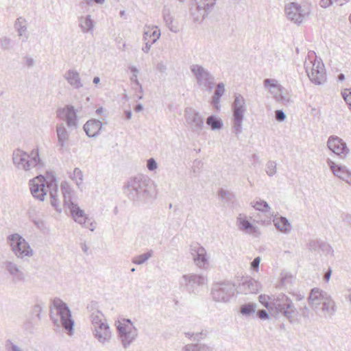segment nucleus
Here are the masks:
<instances>
[{"label": "nucleus", "mask_w": 351, "mask_h": 351, "mask_svg": "<svg viewBox=\"0 0 351 351\" xmlns=\"http://www.w3.org/2000/svg\"><path fill=\"white\" fill-rule=\"evenodd\" d=\"M187 124L193 132L199 134L204 127V119L200 114L192 108H186L184 111Z\"/></svg>", "instance_id": "12"}, {"label": "nucleus", "mask_w": 351, "mask_h": 351, "mask_svg": "<svg viewBox=\"0 0 351 351\" xmlns=\"http://www.w3.org/2000/svg\"><path fill=\"white\" fill-rule=\"evenodd\" d=\"M52 304L56 311L55 315L52 309H50L49 316L53 324L59 328L62 326L66 333L71 336L73 334L75 322L71 317V312L69 306L60 298H55Z\"/></svg>", "instance_id": "3"}, {"label": "nucleus", "mask_w": 351, "mask_h": 351, "mask_svg": "<svg viewBox=\"0 0 351 351\" xmlns=\"http://www.w3.org/2000/svg\"><path fill=\"white\" fill-rule=\"evenodd\" d=\"M74 221L81 224L84 228H88L91 231H94L95 226L91 219L84 213L77 204H72L68 208Z\"/></svg>", "instance_id": "11"}, {"label": "nucleus", "mask_w": 351, "mask_h": 351, "mask_svg": "<svg viewBox=\"0 0 351 351\" xmlns=\"http://www.w3.org/2000/svg\"><path fill=\"white\" fill-rule=\"evenodd\" d=\"M341 95L346 104L349 106V108L351 110V89H345Z\"/></svg>", "instance_id": "51"}, {"label": "nucleus", "mask_w": 351, "mask_h": 351, "mask_svg": "<svg viewBox=\"0 0 351 351\" xmlns=\"http://www.w3.org/2000/svg\"><path fill=\"white\" fill-rule=\"evenodd\" d=\"M192 250L196 253V256L193 259L195 264L199 267H203L207 264L206 252L202 246L197 245L192 248Z\"/></svg>", "instance_id": "30"}, {"label": "nucleus", "mask_w": 351, "mask_h": 351, "mask_svg": "<svg viewBox=\"0 0 351 351\" xmlns=\"http://www.w3.org/2000/svg\"><path fill=\"white\" fill-rule=\"evenodd\" d=\"M266 173L269 176H273L276 173V163L274 161L269 160L266 165Z\"/></svg>", "instance_id": "47"}, {"label": "nucleus", "mask_w": 351, "mask_h": 351, "mask_svg": "<svg viewBox=\"0 0 351 351\" xmlns=\"http://www.w3.org/2000/svg\"><path fill=\"white\" fill-rule=\"evenodd\" d=\"M33 223L40 230L46 228L45 221L42 219H34Z\"/></svg>", "instance_id": "57"}, {"label": "nucleus", "mask_w": 351, "mask_h": 351, "mask_svg": "<svg viewBox=\"0 0 351 351\" xmlns=\"http://www.w3.org/2000/svg\"><path fill=\"white\" fill-rule=\"evenodd\" d=\"M56 116L60 119L65 120L68 127L77 126V112L73 106L66 105L64 108H58L56 111Z\"/></svg>", "instance_id": "16"}, {"label": "nucleus", "mask_w": 351, "mask_h": 351, "mask_svg": "<svg viewBox=\"0 0 351 351\" xmlns=\"http://www.w3.org/2000/svg\"><path fill=\"white\" fill-rule=\"evenodd\" d=\"M104 123L95 119H89L83 126L86 134L90 138H95L100 134Z\"/></svg>", "instance_id": "19"}, {"label": "nucleus", "mask_w": 351, "mask_h": 351, "mask_svg": "<svg viewBox=\"0 0 351 351\" xmlns=\"http://www.w3.org/2000/svg\"><path fill=\"white\" fill-rule=\"evenodd\" d=\"M234 97L231 107L233 116V132L239 135L242 132V123L246 111V105L245 100L241 94L235 93Z\"/></svg>", "instance_id": "4"}, {"label": "nucleus", "mask_w": 351, "mask_h": 351, "mask_svg": "<svg viewBox=\"0 0 351 351\" xmlns=\"http://www.w3.org/2000/svg\"><path fill=\"white\" fill-rule=\"evenodd\" d=\"M184 351H213V348L206 344H187L183 348Z\"/></svg>", "instance_id": "37"}, {"label": "nucleus", "mask_w": 351, "mask_h": 351, "mask_svg": "<svg viewBox=\"0 0 351 351\" xmlns=\"http://www.w3.org/2000/svg\"><path fill=\"white\" fill-rule=\"evenodd\" d=\"M210 9H206V8H197V5L194 3L193 6L191 8V15L194 22H199L203 21V19L208 15Z\"/></svg>", "instance_id": "31"}, {"label": "nucleus", "mask_w": 351, "mask_h": 351, "mask_svg": "<svg viewBox=\"0 0 351 351\" xmlns=\"http://www.w3.org/2000/svg\"><path fill=\"white\" fill-rule=\"evenodd\" d=\"M331 310L334 311V302L326 298L319 306V311L323 313H330Z\"/></svg>", "instance_id": "42"}, {"label": "nucleus", "mask_w": 351, "mask_h": 351, "mask_svg": "<svg viewBox=\"0 0 351 351\" xmlns=\"http://www.w3.org/2000/svg\"><path fill=\"white\" fill-rule=\"evenodd\" d=\"M147 167L149 171H154L157 169L158 165L155 159L151 158L147 160Z\"/></svg>", "instance_id": "55"}, {"label": "nucleus", "mask_w": 351, "mask_h": 351, "mask_svg": "<svg viewBox=\"0 0 351 351\" xmlns=\"http://www.w3.org/2000/svg\"><path fill=\"white\" fill-rule=\"evenodd\" d=\"M116 324L117 326H129L131 325V326H134L130 319H123L122 321H119Z\"/></svg>", "instance_id": "61"}, {"label": "nucleus", "mask_w": 351, "mask_h": 351, "mask_svg": "<svg viewBox=\"0 0 351 351\" xmlns=\"http://www.w3.org/2000/svg\"><path fill=\"white\" fill-rule=\"evenodd\" d=\"M323 253L326 255L330 254L332 256H334V250L332 247L326 242L321 241L319 248Z\"/></svg>", "instance_id": "46"}, {"label": "nucleus", "mask_w": 351, "mask_h": 351, "mask_svg": "<svg viewBox=\"0 0 351 351\" xmlns=\"http://www.w3.org/2000/svg\"><path fill=\"white\" fill-rule=\"evenodd\" d=\"M49 193L51 199V206L58 211L61 212L62 209L60 205V201L58 199V184L56 182V178L54 176H51V182L47 185Z\"/></svg>", "instance_id": "22"}, {"label": "nucleus", "mask_w": 351, "mask_h": 351, "mask_svg": "<svg viewBox=\"0 0 351 351\" xmlns=\"http://www.w3.org/2000/svg\"><path fill=\"white\" fill-rule=\"evenodd\" d=\"M293 280V276H284L281 278V284L283 286H286L288 284H291Z\"/></svg>", "instance_id": "63"}, {"label": "nucleus", "mask_w": 351, "mask_h": 351, "mask_svg": "<svg viewBox=\"0 0 351 351\" xmlns=\"http://www.w3.org/2000/svg\"><path fill=\"white\" fill-rule=\"evenodd\" d=\"M190 70L193 75L195 77L197 85L203 90L211 92L215 85V77L199 64H192Z\"/></svg>", "instance_id": "6"}, {"label": "nucleus", "mask_w": 351, "mask_h": 351, "mask_svg": "<svg viewBox=\"0 0 351 351\" xmlns=\"http://www.w3.org/2000/svg\"><path fill=\"white\" fill-rule=\"evenodd\" d=\"M12 41L8 37H2L0 39V46L3 50H9L12 47Z\"/></svg>", "instance_id": "48"}, {"label": "nucleus", "mask_w": 351, "mask_h": 351, "mask_svg": "<svg viewBox=\"0 0 351 351\" xmlns=\"http://www.w3.org/2000/svg\"><path fill=\"white\" fill-rule=\"evenodd\" d=\"M256 304L255 303H247L241 306L240 313L244 316H250L256 312Z\"/></svg>", "instance_id": "39"}, {"label": "nucleus", "mask_w": 351, "mask_h": 351, "mask_svg": "<svg viewBox=\"0 0 351 351\" xmlns=\"http://www.w3.org/2000/svg\"><path fill=\"white\" fill-rule=\"evenodd\" d=\"M93 331L95 338L103 345L109 342L111 339L112 334L110 326L107 322L99 325L95 329H93Z\"/></svg>", "instance_id": "20"}, {"label": "nucleus", "mask_w": 351, "mask_h": 351, "mask_svg": "<svg viewBox=\"0 0 351 351\" xmlns=\"http://www.w3.org/2000/svg\"><path fill=\"white\" fill-rule=\"evenodd\" d=\"M103 317V314L99 311L93 312L91 314L90 320L93 324V329H95L99 325H101L106 322V320Z\"/></svg>", "instance_id": "38"}, {"label": "nucleus", "mask_w": 351, "mask_h": 351, "mask_svg": "<svg viewBox=\"0 0 351 351\" xmlns=\"http://www.w3.org/2000/svg\"><path fill=\"white\" fill-rule=\"evenodd\" d=\"M285 11L289 20L300 25L310 14L311 9L307 5H301L291 2L285 6Z\"/></svg>", "instance_id": "9"}, {"label": "nucleus", "mask_w": 351, "mask_h": 351, "mask_svg": "<svg viewBox=\"0 0 351 351\" xmlns=\"http://www.w3.org/2000/svg\"><path fill=\"white\" fill-rule=\"evenodd\" d=\"M7 240L12 252L17 258H23L25 256L29 257L33 255V250L29 244L20 234L17 233L10 234L8 237Z\"/></svg>", "instance_id": "7"}, {"label": "nucleus", "mask_w": 351, "mask_h": 351, "mask_svg": "<svg viewBox=\"0 0 351 351\" xmlns=\"http://www.w3.org/2000/svg\"><path fill=\"white\" fill-rule=\"evenodd\" d=\"M264 85L267 87L270 86L275 88L278 86V85L274 82V80L271 79H265L264 80Z\"/></svg>", "instance_id": "64"}, {"label": "nucleus", "mask_w": 351, "mask_h": 351, "mask_svg": "<svg viewBox=\"0 0 351 351\" xmlns=\"http://www.w3.org/2000/svg\"><path fill=\"white\" fill-rule=\"evenodd\" d=\"M162 15L164 21L169 28V29L174 33H177L179 31L178 27L173 24L174 19L170 13V10L166 8H164L162 10Z\"/></svg>", "instance_id": "33"}, {"label": "nucleus", "mask_w": 351, "mask_h": 351, "mask_svg": "<svg viewBox=\"0 0 351 351\" xmlns=\"http://www.w3.org/2000/svg\"><path fill=\"white\" fill-rule=\"evenodd\" d=\"M56 133L58 146L60 147L59 152L63 153L66 147V144L69 139V134L62 123L56 125Z\"/></svg>", "instance_id": "23"}, {"label": "nucleus", "mask_w": 351, "mask_h": 351, "mask_svg": "<svg viewBox=\"0 0 351 351\" xmlns=\"http://www.w3.org/2000/svg\"><path fill=\"white\" fill-rule=\"evenodd\" d=\"M270 313L268 310L261 309L256 312V315L262 320H266L269 318Z\"/></svg>", "instance_id": "53"}, {"label": "nucleus", "mask_w": 351, "mask_h": 351, "mask_svg": "<svg viewBox=\"0 0 351 351\" xmlns=\"http://www.w3.org/2000/svg\"><path fill=\"white\" fill-rule=\"evenodd\" d=\"M5 351H23L17 343L12 340L8 339L4 342Z\"/></svg>", "instance_id": "41"}, {"label": "nucleus", "mask_w": 351, "mask_h": 351, "mask_svg": "<svg viewBox=\"0 0 351 351\" xmlns=\"http://www.w3.org/2000/svg\"><path fill=\"white\" fill-rule=\"evenodd\" d=\"M261 288V284L253 278L245 280L241 285L245 294L256 293Z\"/></svg>", "instance_id": "28"}, {"label": "nucleus", "mask_w": 351, "mask_h": 351, "mask_svg": "<svg viewBox=\"0 0 351 351\" xmlns=\"http://www.w3.org/2000/svg\"><path fill=\"white\" fill-rule=\"evenodd\" d=\"M324 296H326V293L318 288H314L311 291L308 297V303L316 313L319 312V306H317V303L315 302L319 300H324Z\"/></svg>", "instance_id": "25"}, {"label": "nucleus", "mask_w": 351, "mask_h": 351, "mask_svg": "<svg viewBox=\"0 0 351 351\" xmlns=\"http://www.w3.org/2000/svg\"><path fill=\"white\" fill-rule=\"evenodd\" d=\"M321 240H310L307 243V248L311 252H316L320 245Z\"/></svg>", "instance_id": "49"}, {"label": "nucleus", "mask_w": 351, "mask_h": 351, "mask_svg": "<svg viewBox=\"0 0 351 351\" xmlns=\"http://www.w3.org/2000/svg\"><path fill=\"white\" fill-rule=\"evenodd\" d=\"M306 71L311 82L315 84H322L326 80L324 65L322 62L315 61L311 71L308 72L307 66L306 67Z\"/></svg>", "instance_id": "15"}, {"label": "nucleus", "mask_w": 351, "mask_h": 351, "mask_svg": "<svg viewBox=\"0 0 351 351\" xmlns=\"http://www.w3.org/2000/svg\"><path fill=\"white\" fill-rule=\"evenodd\" d=\"M28 156H30L29 160L31 161L32 165H33L34 167H36L40 162L38 149H32L31 153L28 154Z\"/></svg>", "instance_id": "45"}, {"label": "nucleus", "mask_w": 351, "mask_h": 351, "mask_svg": "<svg viewBox=\"0 0 351 351\" xmlns=\"http://www.w3.org/2000/svg\"><path fill=\"white\" fill-rule=\"evenodd\" d=\"M64 78L75 88L79 89L83 86L80 74L77 71L72 69L67 71L64 75Z\"/></svg>", "instance_id": "29"}, {"label": "nucleus", "mask_w": 351, "mask_h": 351, "mask_svg": "<svg viewBox=\"0 0 351 351\" xmlns=\"http://www.w3.org/2000/svg\"><path fill=\"white\" fill-rule=\"evenodd\" d=\"M29 158L30 156H28L26 152L19 149L14 150L12 155V160L14 165L18 169L25 171H28L32 167H34L33 165H32Z\"/></svg>", "instance_id": "17"}, {"label": "nucleus", "mask_w": 351, "mask_h": 351, "mask_svg": "<svg viewBox=\"0 0 351 351\" xmlns=\"http://www.w3.org/2000/svg\"><path fill=\"white\" fill-rule=\"evenodd\" d=\"M152 180L147 176L140 175L130 178L123 186V192L134 202H146L152 195Z\"/></svg>", "instance_id": "2"}, {"label": "nucleus", "mask_w": 351, "mask_h": 351, "mask_svg": "<svg viewBox=\"0 0 351 351\" xmlns=\"http://www.w3.org/2000/svg\"><path fill=\"white\" fill-rule=\"evenodd\" d=\"M79 26L83 33L92 32L94 28V23L90 15L80 17Z\"/></svg>", "instance_id": "32"}, {"label": "nucleus", "mask_w": 351, "mask_h": 351, "mask_svg": "<svg viewBox=\"0 0 351 351\" xmlns=\"http://www.w3.org/2000/svg\"><path fill=\"white\" fill-rule=\"evenodd\" d=\"M342 221L346 225L348 226L351 228V215L350 214H342Z\"/></svg>", "instance_id": "60"}, {"label": "nucleus", "mask_w": 351, "mask_h": 351, "mask_svg": "<svg viewBox=\"0 0 351 351\" xmlns=\"http://www.w3.org/2000/svg\"><path fill=\"white\" fill-rule=\"evenodd\" d=\"M60 188L64 197V206L66 208H68L72 204H75L72 200L73 191L66 182H62Z\"/></svg>", "instance_id": "27"}, {"label": "nucleus", "mask_w": 351, "mask_h": 351, "mask_svg": "<svg viewBox=\"0 0 351 351\" xmlns=\"http://www.w3.org/2000/svg\"><path fill=\"white\" fill-rule=\"evenodd\" d=\"M153 251L149 250L147 252L140 254L133 258L132 263L136 265H142L152 256Z\"/></svg>", "instance_id": "40"}, {"label": "nucleus", "mask_w": 351, "mask_h": 351, "mask_svg": "<svg viewBox=\"0 0 351 351\" xmlns=\"http://www.w3.org/2000/svg\"><path fill=\"white\" fill-rule=\"evenodd\" d=\"M207 336L206 331L194 333L193 341H199Z\"/></svg>", "instance_id": "56"}, {"label": "nucleus", "mask_w": 351, "mask_h": 351, "mask_svg": "<svg viewBox=\"0 0 351 351\" xmlns=\"http://www.w3.org/2000/svg\"><path fill=\"white\" fill-rule=\"evenodd\" d=\"M236 291L235 285L230 281L219 282L214 284L211 289V295L215 302H228Z\"/></svg>", "instance_id": "5"}, {"label": "nucleus", "mask_w": 351, "mask_h": 351, "mask_svg": "<svg viewBox=\"0 0 351 351\" xmlns=\"http://www.w3.org/2000/svg\"><path fill=\"white\" fill-rule=\"evenodd\" d=\"M261 262V258L259 256L256 257L251 263V267L254 271H258L259 268V264Z\"/></svg>", "instance_id": "59"}, {"label": "nucleus", "mask_w": 351, "mask_h": 351, "mask_svg": "<svg viewBox=\"0 0 351 351\" xmlns=\"http://www.w3.org/2000/svg\"><path fill=\"white\" fill-rule=\"evenodd\" d=\"M327 163L335 176L346 181L348 184L351 185V172L346 170L345 167L336 165L329 158L327 160Z\"/></svg>", "instance_id": "21"}, {"label": "nucleus", "mask_w": 351, "mask_h": 351, "mask_svg": "<svg viewBox=\"0 0 351 351\" xmlns=\"http://www.w3.org/2000/svg\"><path fill=\"white\" fill-rule=\"evenodd\" d=\"M51 182V178L49 181H47L43 176H38L29 181V189L33 197L41 202L44 201L45 196L47 195L49 189L47 185Z\"/></svg>", "instance_id": "10"}, {"label": "nucleus", "mask_w": 351, "mask_h": 351, "mask_svg": "<svg viewBox=\"0 0 351 351\" xmlns=\"http://www.w3.org/2000/svg\"><path fill=\"white\" fill-rule=\"evenodd\" d=\"M327 146L330 151L341 158H345L350 152L346 142L337 136H330L328 139Z\"/></svg>", "instance_id": "14"}, {"label": "nucleus", "mask_w": 351, "mask_h": 351, "mask_svg": "<svg viewBox=\"0 0 351 351\" xmlns=\"http://www.w3.org/2000/svg\"><path fill=\"white\" fill-rule=\"evenodd\" d=\"M160 36V31L156 27L155 29H152L144 32L143 40H150L152 43H155L159 39Z\"/></svg>", "instance_id": "36"}, {"label": "nucleus", "mask_w": 351, "mask_h": 351, "mask_svg": "<svg viewBox=\"0 0 351 351\" xmlns=\"http://www.w3.org/2000/svg\"><path fill=\"white\" fill-rule=\"evenodd\" d=\"M271 300H267L261 304L265 306L271 316L278 318L282 315L285 317L290 324L299 323L297 317L298 311L292 300L285 294L271 295Z\"/></svg>", "instance_id": "1"}, {"label": "nucleus", "mask_w": 351, "mask_h": 351, "mask_svg": "<svg viewBox=\"0 0 351 351\" xmlns=\"http://www.w3.org/2000/svg\"><path fill=\"white\" fill-rule=\"evenodd\" d=\"M220 99H221V97L215 96V95H213L212 97V104L216 110H219V108L221 107L220 104H219Z\"/></svg>", "instance_id": "58"}, {"label": "nucleus", "mask_w": 351, "mask_h": 351, "mask_svg": "<svg viewBox=\"0 0 351 351\" xmlns=\"http://www.w3.org/2000/svg\"><path fill=\"white\" fill-rule=\"evenodd\" d=\"M237 221L239 222V227L241 230L248 234H254L256 237H258L261 234L258 229L246 218L242 217L241 215H239V217L237 218Z\"/></svg>", "instance_id": "24"}, {"label": "nucleus", "mask_w": 351, "mask_h": 351, "mask_svg": "<svg viewBox=\"0 0 351 351\" xmlns=\"http://www.w3.org/2000/svg\"><path fill=\"white\" fill-rule=\"evenodd\" d=\"M253 207L260 211L262 212H269L270 210V207L267 202L264 200H259L257 201L254 205H253Z\"/></svg>", "instance_id": "44"}, {"label": "nucleus", "mask_w": 351, "mask_h": 351, "mask_svg": "<svg viewBox=\"0 0 351 351\" xmlns=\"http://www.w3.org/2000/svg\"><path fill=\"white\" fill-rule=\"evenodd\" d=\"M5 270L12 277V282L17 283L19 282H24L25 280V276L24 273L20 269L19 267L14 262L6 261L3 263Z\"/></svg>", "instance_id": "18"}, {"label": "nucleus", "mask_w": 351, "mask_h": 351, "mask_svg": "<svg viewBox=\"0 0 351 351\" xmlns=\"http://www.w3.org/2000/svg\"><path fill=\"white\" fill-rule=\"evenodd\" d=\"M118 337L124 348H128L138 336V330L135 326H117Z\"/></svg>", "instance_id": "13"}, {"label": "nucleus", "mask_w": 351, "mask_h": 351, "mask_svg": "<svg viewBox=\"0 0 351 351\" xmlns=\"http://www.w3.org/2000/svg\"><path fill=\"white\" fill-rule=\"evenodd\" d=\"M25 20L22 17H19L16 19L14 27L17 29L19 32V36H22L25 35V40L26 41L28 38V34H25V33L27 32V26L25 25Z\"/></svg>", "instance_id": "35"}, {"label": "nucleus", "mask_w": 351, "mask_h": 351, "mask_svg": "<svg viewBox=\"0 0 351 351\" xmlns=\"http://www.w3.org/2000/svg\"><path fill=\"white\" fill-rule=\"evenodd\" d=\"M275 227L281 232L288 234L291 230V225L289 220L282 216L275 215L273 219Z\"/></svg>", "instance_id": "26"}, {"label": "nucleus", "mask_w": 351, "mask_h": 351, "mask_svg": "<svg viewBox=\"0 0 351 351\" xmlns=\"http://www.w3.org/2000/svg\"><path fill=\"white\" fill-rule=\"evenodd\" d=\"M206 276L202 274H184L179 281L180 287L189 293L197 294V287L206 284Z\"/></svg>", "instance_id": "8"}, {"label": "nucleus", "mask_w": 351, "mask_h": 351, "mask_svg": "<svg viewBox=\"0 0 351 351\" xmlns=\"http://www.w3.org/2000/svg\"><path fill=\"white\" fill-rule=\"evenodd\" d=\"M286 114L282 110H277L275 112V119L279 122H282L286 119Z\"/></svg>", "instance_id": "54"}, {"label": "nucleus", "mask_w": 351, "mask_h": 351, "mask_svg": "<svg viewBox=\"0 0 351 351\" xmlns=\"http://www.w3.org/2000/svg\"><path fill=\"white\" fill-rule=\"evenodd\" d=\"M225 92V86L223 82H220L217 84L214 95L221 97Z\"/></svg>", "instance_id": "52"}, {"label": "nucleus", "mask_w": 351, "mask_h": 351, "mask_svg": "<svg viewBox=\"0 0 351 351\" xmlns=\"http://www.w3.org/2000/svg\"><path fill=\"white\" fill-rule=\"evenodd\" d=\"M71 179L75 180L76 182V184L80 186L82 184L83 180V173L82 171L76 167L73 170V173L71 176Z\"/></svg>", "instance_id": "43"}, {"label": "nucleus", "mask_w": 351, "mask_h": 351, "mask_svg": "<svg viewBox=\"0 0 351 351\" xmlns=\"http://www.w3.org/2000/svg\"><path fill=\"white\" fill-rule=\"evenodd\" d=\"M43 306L40 304H35L32 309V315L37 317L39 320L41 319V312Z\"/></svg>", "instance_id": "50"}, {"label": "nucleus", "mask_w": 351, "mask_h": 351, "mask_svg": "<svg viewBox=\"0 0 351 351\" xmlns=\"http://www.w3.org/2000/svg\"><path fill=\"white\" fill-rule=\"evenodd\" d=\"M206 123L210 126L212 130H221L223 123L222 120L216 115H210L206 119Z\"/></svg>", "instance_id": "34"}, {"label": "nucleus", "mask_w": 351, "mask_h": 351, "mask_svg": "<svg viewBox=\"0 0 351 351\" xmlns=\"http://www.w3.org/2000/svg\"><path fill=\"white\" fill-rule=\"evenodd\" d=\"M203 165V163L201 160H195L193 162V172L194 173H199L200 167Z\"/></svg>", "instance_id": "62"}]
</instances>
